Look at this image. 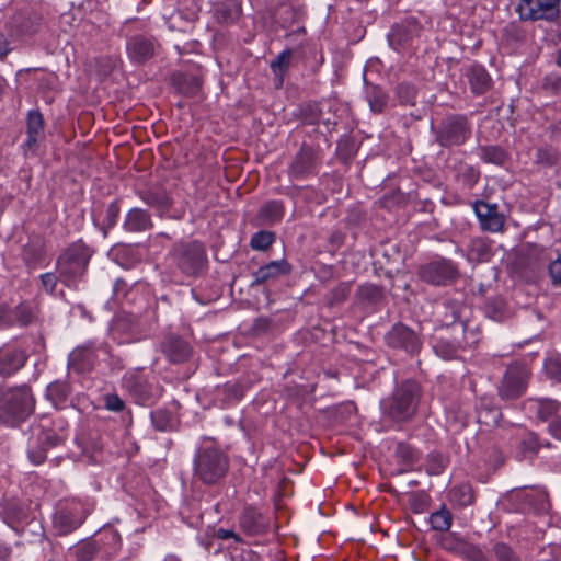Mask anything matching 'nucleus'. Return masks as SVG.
I'll list each match as a JSON object with an SVG mask.
<instances>
[{
    "instance_id": "obj_1",
    "label": "nucleus",
    "mask_w": 561,
    "mask_h": 561,
    "mask_svg": "<svg viewBox=\"0 0 561 561\" xmlns=\"http://www.w3.org/2000/svg\"><path fill=\"white\" fill-rule=\"evenodd\" d=\"M420 400V388L416 382L407 380L399 385L393 393L381 402L383 415L393 422L402 423L412 420Z\"/></svg>"
},
{
    "instance_id": "obj_2",
    "label": "nucleus",
    "mask_w": 561,
    "mask_h": 561,
    "mask_svg": "<svg viewBox=\"0 0 561 561\" xmlns=\"http://www.w3.org/2000/svg\"><path fill=\"white\" fill-rule=\"evenodd\" d=\"M34 410V398L28 387L0 390V420L14 425L24 421Z\"/></svg>"
},
{
    "instance_id": "obj_3",
    "label": "nucleus",
    "mask_w": 561,
    "mask_h": 561,
    "mask_svg": "<svg viewBox=\"0 0 561 561\" xmlns=\"http://www.w3.org/2000/svg\"><path fill=\"white\" fill-rule=\"evenodd\" d=\"M228 470L226 456L217 449L205 448L195 459V472L205 483H215L221 479Z\"/></svg>"
},
{
    "instance_id": "obj_4",
    "label": "nucleus",
    "mask_w": 561,
    "mask_h": 561,
    "mask_svg": "<svg viewBox=\"0 0 561 561\" xmlns=\"http://www.w3.org/2000/svg\"><path fill=\"white\" fill-rule=\"evenodd\" d=\"M90 256L89 250L81 244L69 248L57 262L60 277L68 284L81 277L87 268Z\"/></svg>"
},
{
    "instance_id": "obj_5",
    "label": "nucleus",
    "mask_w": 561,
    "mask_h": 561,
    "mask_svg": "<svg viewBox=\"0 0 561 561\" xmlns=\"http://www.w3.org/2000/svg\"><path fill=\"white\" fill-rule=\"evenodd\" d=\"M516 12L523 21H556L560 15V0H519Z\"/></svg>"
},
{
    "instance_id": "obj_6",
    "label": "nucleus",
    "mask_w": 561,
    "mask_h": 561,
    "mask_svg": "<svg viewBox=\"0 0 561 561\" xmlns=\"http://www.w3.org/2000/svg\"><path fill=\"white\" fill-rule=\"evenodd\" d=\"M85 516L87 511L81 503L76 501L62 503L54 515V527L59 534L66 535L81 525Z\"/></svg>"
},
{
    "instance_id": "obj_7",
    "label": "nucleus",
    "mask_w": 561,
    "mask_h": 561,
    "mask_svg": "<svg viewBox=\"0 0 561 561\" xmlns=\"http://www.w3.org/2000/svg\"><path fill=\"white\" fill-rule=\"evenodd\" d=\"M528 377L529 371L525 366L513 365L508 367L500 387L501 397L515 399L522 396L526 390Z\"/></svg>"
},
{
    "instance_id": "obj_8",
    "label": "nucleus",
    "mask_w": 561,
    "mask_h": 561,
    "mask_svg": "<svg viewBox=\"0 0 561 561\" xmlns=\"http://www.w3.org/2000/svg\"><path fill=\"white\" fill-rule=\"evenodd\" d=\"M419 276L431 285L442 286L457 277V270L449 261H435L421 266Z\"/></svg>"
},
{
    "instance_id": "obj_9",
    "label": "nucleus",
    "mask_w": 561,
    "mask_h": 561,
    "mask_svg": "<svg viewBox=\"0 0 561 561\" xmlns=\"http://www.w3.org/2000/svg\"><path fill=\"white\" fill-rule=\"evenodd\" d=\"M469 136L470 127L466 118L455 116L444 122L437 139L442 146H454L463 144Z\"/></svg>"
},
{
    "instance_id": "obj_10",
    "label": "nucleus",
    "mask_w": 561,
    "mask_h": 561,
    "mask_svg": "<svg viewBox=\"0 0 561 561\" xmlns=\"http://www.w3.org/2000/svg\"><path fill=\"white\" fill-rule=\"evenodd\" d=\"M179 266L186 274L197 273L205 261V251L201 243L182 244L176 249Z\"/></svg>"
},
{
    "instance_id": "obj_11",
    "label": "nucleus",
    "mask_w": 561,
    "mask_h": 561,
    "mask_svg": "<svg viewBox=\"0 0 561 561\" xmlns=\"http://www.w3.org/2000/svg\"><path fill=\"white\" fill-rule=\"evenodd\" d=\"M159 45L152 37L136 35L127 43V53L135 64H144L151 59L158 51Z\"/></svg>"
},
{
    "instance_id": "obj_12",
    "label": "nucleus",
    "mask_w": 561,
    "mask_h": 561,
    "mask_svg": "<svg viewBox=\"0 0 561 561\" xmlns=\"http://www.w3.org/2000/svg\"><path fill=\"white\" fill-rule=\"evenodd\" d=\"M387 343L408 353H415L419 347L417 335L403 324H396L386 336Z\"/></svg>"
},
{
    "instance_id": "obj_13",
    "label": "nucleus",
    "mask_w": 561,
    "mask_h": 561,
    "mask_svg": "<svg viewBox=\"0 0 561 561\" xmlns=\"http://www.w3.org/2000/svg\"><path fill=\"white\" fill-rule=\"evenodd\" d=\"M474 210L482 229L491 232H499L502 230L504 217L497 211L496 205L478 202L474 205Z\"/></svg>"
},
{
    "instance_id": "obj_14",
    "label": "nucleus",
    "mask_w": 561,
    "mask_h": 561,
    "mask_svg": "<svg viewBox=\"0 0 561 561\" xmlns=\"http://www.w3.org/2000/svg\"><path fill=\"white\" fill-rule=\"evenodd\" d=\"M27 139L25 141V150H34L37 147L38 141L44 135V119L43 115L37 111L28 113L26 123Z\"/></svg>"
},
{
    "instance_id": "obj_15",
    "label": "nucleus",
    "mask_w": 561,
    "mask_h": 561,
    "mask_svg": "<svg viewBox=\"0 0 561 561\" xmlns=\"http://www.w3.org/2000/svg\"><path fill=\"white\" fill-rule=\"evenodd\" d=\"M26 355L18 350L0 351V374L10 376L18 371L25 363Z\"/></svg>"
},
{
    "instance_id": "obj_16",
    "label": "nucleus",
    "mask_w": 561,
    "mask_h": 561,
    "mask_svg": "<svg viewBox=\"0 0 561 561\" xmlns=\"http://www.w3.org/2000/svg\"><path fill=\"white\" fill-rule=\"evenodd\" d=\"M289 272V265L286 261H273L260 267L253 274V285H260L268 279L277 278Z\"/></svg>"
},
{
    "instance_id": "obj_17",
    "label": "nucleus",
    "mask_w": 561,
    "mask_h": 561,
    "mask_svg": "<svg viewBox=\"0 0 561 561\" xmlns=\"http://www.w3.org/2000/svg\"><path fill=\"white\" fill-rule=\"evenodd\" d=\"M163 351L168 358L174 363H181L191 354L190 345L178 336H170L163 344Z\"/></svg>"
},
{
    "instance_id": "obj_18",
    "label": "nucleus",
    "mask_w": 561,
    "mask_h": 561,
    "mask_svg": "<svg viewBox=\"0 0 561 561\" xmlns=\"http://www.w3.org/2000/svg\"><path fill=\"white\" fill-rule=\"evenodd\" d=\"M468 78L476 94H482L491 87L490 76L482 67L473 66L468 72Z\"/></svg>"
},
{
    "instance_id": "obj_19",
    "label": "nucleus",
    "mask_w": 561,
    "mask_h": 561,
    "mask_svg": "<svg viewBox=\"0 0 561 561\" xmlns=\"http://www.w3.org/2000/svg\"><path fill=\"white\" fill-rule=\"evenodd\" d=\"M151 227L149 215L141 209H131L125 220V228L128 231H144Z\"/></svg>"
},
{
    "instance_id": "obj_20",
    "label": "nucleus",
    "mask_w": 561,
    "mask_h": 561,
    "mask_svg": "<svg viewBox=\"0 0 561 561\" xmlns=\"http://www.w3.org/2000/svg\"><path fill=\"white\" fill-rule=\"evenodd\" d=\"M284 215V207L279 202L271 201L265 203L259 214V218L264 225H272L279 221Z\"/></svg>"
},
{
    "instance_id": "obj_21",
    "label": "nucleus",
    "mask_w": 561,
    "mask_h": 561,
    "mask_svg": "<svg viewBox=\"0 0 561 561\" xmlns=\"http://www.w3.org/2000/svg\"><path fill=\"white\" fill-rule=\"evenodd\" d=\"M241 526L248 533H257L264 527L263 516L254 508H247L241 516Z\"/></svg>"
},
{
    "instance_id": "obj_22",
    "label": "nucleus",
    "mask_w": 561,
    "mask_h": 561,
    "mask_svg": "<svg viewBox=\"0 0 561 561\" xmlns=\"http://www.w3.org/2000/svg\"><path fill=\"white\" fill-rule=\"evenodd\" d=\"M480 157L486 163L496 165L504 164L506 160L505 151L497 146H484L480 148Z\"/></svg>"
},
{
    "instance_id": "obj_23",
    "label": "nucleus",
    "mask_w": 561,
    "mask_h": 561,
    "mask_svg": "<svg viewBox=\"0 0 561 561\" xmlns=\"http://www.w3.org/2000/svg\"><path fill=\"white\" fill-rule=\"evenodd\" d=\"M1 513L8 524L21 522L26 518L25 510L18 502H7L2 506Z\"/></svg>"
},
{
    "instance_id": "obj_24",
    "label": "nucleus",
    "mask_w": 561,
    "mask_h": 561,
    "mask_svg": "<svg viewBox=\"0 0 561 561\" xmlns=\"http://www.w3.org/2000/svg\"><path fill=\"white\" fill-rule=\"evenodd\" d=\"M312 157L311 149H301L291 164L293 172L297 175L308 172L312 164Z\"/></svg>"
},
{
    "instance_id": "obj_25",
    "label": "nucleus",
    "mask_w": 561,
    "mask_h": 561,
    "mask_svg": "<svg viewBox=\"0 0 561 561\" xmlns=\"http://www.w3.org/2000/svg\"><path fill=\"white\" fill-rule=\"evenodd\" d=\"M433 529L437 531H447L451 526V514L445 507L433 513L430 517Z\"/></svg>"
},
{
    "instance_id": "obj_26",
    "label": "nucleus",
    "mask_w": 561,
    "mask_h": 561,
    "mask_svg": "<svg viewBox=\"0 0 561 561\" xmlns=\"http://www.w3.org/2000/svg\"><path fill=\"white\" fill-rule=\"evenodd\" d=\"M367 100L369 107L374 113H381L387 103L385 93L377 87L367 89Z\"/></svg>"
},
{
    "instance_id": "obj_27",
    "label": "nucleus",
    "mask_w": 561,
    "mask_h": 561,
    "mask_svg": "<svg viewBox=\"0 0 561 561\" xmlns=\"http://www.w3.org/2000/svg\"><path fill=\"white\" fill-rule=\"evenodd\" d=\"M291 60V51L284 50L280 53L275 60L271 62V68L275 76L278 77V85L283 83V75L288 69Z\"/></svg>"
},
{
    "instance_id": "obj_28",
    "label": "nucleus",
    "mask_w": 561,
    "mask_h": 561,
    "mask_svg": "<svg viewBox=\"0 0 561 561\" xmlns=\"http://www.w3.org/2000/svg\"><path fill=\"white\" fill-rule=\"evenodd\" d=\"M537 404V413L541 420H547L548 417L558 413L561 409V404L551 399H539L535 401Z\"/></svg>"
},
{
    "instance_id": "obj_29",
    "label": "nucleus",
    "mask_w": 561,
    "mask_h": 561,
    "mask_svg": "<svg viewBox=\"0 0 561 561\" xmlns=\"http://www.w3.org/2000/svg\"><path fill=\"white\" fill-rule=\"evenodd\" d=\"M68 393L69 388L62 382H53L47 387V397L56 407L66 400Z\"/></svg>"
},
{
    "instance_id": "obj_30",
    "label": "nucleus",
    "mask_w": 561,
    "mask_h": 561,
    "mask_svg": "<svg viewBox=\"0 0 561 561\" xmlns=\"http://www.w3.org/2000/svg\"><path fill=\"white\" fill-rule=\"evenodd\" d=\"M275 240V234L271 231H259L251 239V247L255 250H266Z\"/></svg>"
},
{
    "instance_id": "obj_31",
    "label": "nucleus",
    "mask_w": 561,
    "mask_h": 561,
    "mask_svg": "<svg viewBox=\"0 0 561 561\" xmlns=\"http://www.w3.org/2000/svg\"><path fill=\"white\" fill-rule=\"evenodd\" d=\"M450 494L453 500L461 506L470 505L473 502V494L471 488L468 485L455 488Z\"/></svg>"
},
{
    "instance_id": "obj_32",
    "label": "nucleus",
    "mask_w": 561,
    "mask_h": 561,
    "mask_svg": "<svg viewBox=\"0 0 561 561\" xmlns=\"http://www.w3.org/2000/svg\"><path fill=\"white\" fill-rule=\"evenodd\" d=\"M538 449L539 444L535 434H528L520 443V453L524 458L534 457Z\"/></svg>"
},
{
    "instance_id": "obj_33",
    "label": "nucleus",
    "mask_w": 561,
    "mask_h": 561,
    "mask_svg": "<svg viewBox=\"0 0 561 561\" xmlns=\"http://www.w3.org/2000/svg\"><path fill=\"white\" fill-rule=\"evenodd\" d=\"M154 427L159 431H167L172 426V416L169 412L157 410L151 414Z\"/></svg>"
},
{
    "instance_id": "obj_34",
    "label": "nucleus",
    "mask_w": 561,
    "mask_h": 561,
    "mask_svg": "<svg viewBox=\"0 0 561 561\" xmlns=\"http://www.w3.org/2000/svg\"><path fill=\"white\" fill-rule=\"evenodd\" d=\"M459 551L471 561H485L483 552L477 546L462 542L459 545Z\"/></svg>"
},
{
    "instance_id": "obj_35",
    "label": "nucleus",
    "mask_w": 561,
    "mask_h": 561,
    "mask_svg": "<svg viewBox=\"0 0 561 561\" xmlns=\"http://www.w3.org/2000/svg\"><path fill=\"white\" fill-rule=\"evenodd\" d=\"M545 370L549 377L561 381V357L548 358L545 363Z\"/></svg>"
},
{
    "instance_id": "obj_36",
    "label": "nucleus",
    "mask_w": 561,
    "mask_h": 561,
    "mask_svg": "<svg viewBox=\"0 0 561 561\" xmlns=\"http://www.w3.org/2000/svg\"><path fill=\"white\" fill-rule=\"evenodd\" d=\"M202 82L195 76L185 77L180 90L187 95H195L199 92Z\"/></svg>"
},
{
    "instance_id": "obj_37",
    "label": "nucleus",
    "mask_w": 561,
    "mask_h": 561,
    "mask_svg": "<svg viewBox=\"0 0 561 561\" xmlns=\"http://www.w3.org/2000/svg\"><path fill=\"white\" fill-rule=\"evenodd\" d=\"M359 296L369 301H378L382 297V291L378 286L365 285L360 287Z\"/></svg>"
},
{
    "instance_id": "obj_38",
    "label": "nucleus",
    "mask_w": 561,
    "mask_h": 561,
    "mask_svg": "<svg viewBox=\"0 0 561 561\" xmlns=\"http://www.w3.org/2000/svg\"><path fill=\"white\" fill-rule=\"evenodd\" d=\"M543 88L554 94H561V77L549 75L545 78Z\"/></svg>"
},
{
    "instance_id": "obj_39",
    "label": "nucleus",
    "mask_w": 561,
    "mask_h": 561,
    "mask_svg": "<svg viewBox=\"0 0 561 561\" xmlns=\"http://www.w3.org/2000/svg\"><path fill=\"white\" fill-rule=\"evenodd\" d=\"M105 408L110 411L119 412L124 409L123 400L116 394H106L104 397Z\"/></svg>"
},
{
    "instance_id": "obj_40",
    "label": "nucleus",
    "mask_w": 561,
    "mask_h": 561,
    "mask_svg": "<svg viewBox=\"0 0 561 561\" xmlns=\"http://www.w3.org/2000/svg\"><path fill=\"white\" fill-rule=\"evenodd\" d=\"M537 161L545 165H552L557 161V154L551 149H539L537 153Z\"/></svg>"
},
{
    "instance_id": "obj_41",
    "label": "nucleus",
    "mask_w": 561,
    "mask_h": 561,
    "mask_svg": "<svg viewBox=\"0 0 561 561\" xmlns=\"http://www.w3.org/2000/svg\"><path fill=\"white\" fill-rule=\"evenodd\" d=\"M494 551L500 561H516L511 548L504 543H497Z\"/></svg>"
},
{
    "instance_id": "obj_42",
    "label": "nucleus",
    "mask_w": 561,
    "mask_h": 561,
    "mask_svg": "<svg viewBox=\"0 0 561 561\" xmlns=\"http://www.w3.org/2000/svg\"><path fill=\"white\" fill-rule=\"evenodd\" d=\"M14 314L15 320L22 325H26L27 323H30L32 319V312L30 308L25 305L18 306Z\"/></svg>"
},
{
    "instance_id": "obj_43",
    "label": "nucleus",
    "mask_w": 561,
    "mask_h": 561,
    "mask_svg": "<svg viewBox=\"0 0 561 561\" xmlns=\"http://www.w3.org/2000/svg\"><path fill=\"white\" fill-rule=\"evenodd\" d=\"M118 206L114 203L110 204L106 208V229H104V236L107 233V229L113 227L116 224V219L118 217Z\"/></svg>"
},
{
    "instance_id": "obj_44",
    "label": "nucleus",
    "mask_w": 561,
    "mask_h": 561,
    "mask_svg": "<svg viewBox=\"0 0 561 561\" xmlns=\"http://www.w3.org/2000/svg\"><path fill=\"white\" fill-rule=\"evenodd\" d=\"M145 201L147 204L158 207H167L169 205V198L167 196H158L153 193H148Z\"/></svg>"
},
{
    "instance_id": "obj_45",
    "label": "nucleus",
    "mask_w": 561,
    "mask_h": 561,
    "mask_svg": "<svg viewBox=\"0 0 561 561\" xmlns=\"http://www.w3.org/2000/svg\"><path fill=\"white\" fill-rule=\"evenodd\" d=\"M549 274L554 284L561 285V259H557L549 265Z\"/></svg>"
},
{
    "instance_id": "obj_46",
    "label": "nucleus",
    "mask_w": 561,
    "mask_h": 561,
    "mask_svg": "<svg viewBox=\"0 0 561 561\" xmlns=\"http://www.w3.org/2000/svg\"><path fill=\"white\" fill-rule=\"evenodd\" d=\"M42 283L46 290L53 291L57 284V277L53 273H46L42 275Z\"/></svg>"
},
{
    "instance_id": "obj_47",
    "label": "nucleus",
    "mask_w": 561,
    "mask_h": 561,
    "mask_svg": "<svg viewBox=\"0 0 561 561\" xmlns=\"http://www.w3.org/2000/svg\"><path fill=\"white\" fill-rule=\"evenodd\" d=\"M401 27H396L389 35V42L392 46L401 45L403 42H405V38L401 35Z\"/></svg>"
},
{
    "instance_id": "obj_48",
    "label": "nucleus",
    "mask_w": 561,
    "mask_h": 561,
    "mask_svg": "<svg viewBox=\"0 0 561 561\" xmlns=\"http://www.w3.org/2000/svg\"><path fill=\"white\" fill-rule=\"evenodd\" d=\"M550 433L558 439H561V417L558 416L549 425Z\"/></svg>"
},
{
    "instance_id": "obj_49",
    "label": "nucleus",
    "mask_w": 561,
    "mask_h": 561,
    "mask_svg": "<svg viewBox=\"0 0 561 561\" xmlns=\"http://www.w3.org/2000/svg\"><path fill=\"white\" fill-rule=\"evenodd\" d=\"M216 536L220 539H229V538H233L236 540H239V537L236 533H233L232 530H229V529H218L217 533H216Z\"/></svg>"
},
{
    "instance_id": "obj_50",
    "label": "nucleus",
    "mask_w": 561,
    "mask_h": 561,
    "mask_svg": "<svg viewBox=\"0 0 561 561\" xmlns=\"http://www.w3.org/2000/svg\"><path fill=\"white\" fill-rule=\"evenodd\" d=\"M10 50L9 42L3 34H0V57L5 56Z\"/></svg>"
},
{
    "instance_id": "obj_51",
    "label": "nucleus",
    "mask_w": 561,
    "mask_h": 561,
    "mask_svg": "<svg viewBox=\"0 0 561 561\" xmlns=\"http://www.w3.org/2000/svg\"><path fill=\"white\" fill-rule=\"evenodd\" d=\"M443 467H444V465H443L442 462H439V463H433V465H431V466H430V470H431V472H432V473L437 474V473H439V472H440V470L443 469Z\"/></svg>"
},
{
    "instance_id": "obj_52",
    "label": "nucleus",
    "mask_w": 561,
    "mask_h": 561,
    "mask_svg": "<svg viewBox=\"0 0 561 561\" xmlns=\"http://www.w3.org/2000/svg\"><path fill=\"white\" fill-rule=\"evenodd\" d=\"M163 561H180L175 556L170 554L164 558Z\"/></svg>"
},
{
    "instance_id": "obj_53",
    "label": "nucleus",
    "mask_w": 561,
    "mask_h": 561,
    "mask_svg": "<svg viewBox=\"0 0 561 561\" xmlns=\"http://www.w3.org/2000/svg\"><path fill=\"white\" fill-rule=\"evenodd\" d=\"M557 65L561 66V49L558 51V55H557Z\"/></svg>"
},
{
    "instance_id": "obj_54",
    "label": "nucleus",
    "mask_w": 561,
    "mask_h": 561,
    "mask_svg": "<svg viewBox=\"0 0 561 561\" xmlns=\"http://www.w3.org/2000/svg\"><path fill=\"white\" fill-rule=\"evenodd\" d=\"M43 461L42 458H39L38 460H36V463H41Z\"/></svg>"
}]
</instances>
